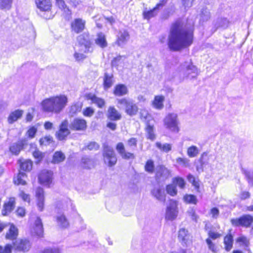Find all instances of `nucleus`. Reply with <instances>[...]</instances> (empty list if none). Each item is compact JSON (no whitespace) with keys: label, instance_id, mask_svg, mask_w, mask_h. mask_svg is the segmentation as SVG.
Returning a JSON list of instances; mask_svg holds the SVG:
<instances>
[{"label":"nucleus","instance_id":"obj_5","mask_svg":"<svg viewBox=\"0 0 253 253\" xmlns=\"http://www.w3.org/2000/svg\"><path fill=\"white\" fill-rule=\"evenodd\" d=\"M118 103L125 107V112L127 115L133 116L137 114L138 108L132 100L123 98L118 99Z\"/></svg>","mask_w":253,"mask_h":253},{"label":"nucleus","instance_id":"obj_43","mask_svg":"<svg viewBox=\"0 0 253 253\" xmlns=\"http://www.w3.org/2000/svg\"><path fill=\"white\" fill-rule=\"evenodd\" d=\"M83 167L85 169H90L94 166V162L92 160L87 157H84L82 159Z\"/></svg>","mask_w":253,"mask_h":253},{"label":"nucleus","instance_id":"obj_7","mask_svg":"<svg viewBox=\"0 0 253 253\" xmlns=\"http://www.w3.org/2000/svg\"><path fill=\"white\" fill-rule=\"evenodd\" d=\"M231 222L234 226L249 227L253 223V216L245 214L239 218L231 219Z\"/></svg>","mask_w":253,"mask_h":253},{"label":"nucleus","instance_id":"obj_32","mask_svg":"<svg viewBox=\"0 0 253 253\" xmlns=\"http://www.w3.org/2000/svg\"><path fill=\"white\" fill-rule=\"evenodd\" d=\"M18 236V229L13 224L11 225L8 232L6 234L5 238L11 240H15Z\"/></svg>","mask_w":253,"mask_h":253},{"label":"nucleus","instance_id":"obj_3","mask_svg":"<svg viewBox=\"0 0 253 253\" xmlns=\"http://www.w3.org/2000/svg\"><path fill=\"white\" fill-rule=\"evenodd\" d=\"M199 72L197 68L194 65L191 60L185 62L180 66L179 72V82L185 79H194L197 78Z\"/></svg>","mask_w":253,"mask_h":253},{"label":"nucleus","instance_id":"obj_36","mask_svg":"<svg viewBox=\"0 0 253 253\" xmlns=\"http://www.w3.org/2000/svg\"><path fill=\"white\" fill-rule=\"evenodd\" d=\"M65 159V155L61 151H56L54 153L52 162L54 164H58L63 162Z\"/></svg>","mask_w":253,"mask_h":253},{"label":"nucleus","instance_id":"obj_26","mask_svg":"<svg viewBox=\"0 0 253 253\" xmlns=\"http://www.w3.org/2000/svg\"><path fill=\"white\" fill-rule=\"evenodd\" d=\"M43 230L41 219L37 217L35 223V226L33 229V234L38 236L39 237H42Z\"/></svg>","mask_w":253,"mask_h":253},{"label":"nucleus","instance_id":"obj_44","mask_svg":"<svg viewBox=\"0 0 253 253\" xmlns=\"http://www.w3.org/2000/svg\"><path fill=\"white\" fill-rule=\"evenodd\" d=\"M141 119L145 122L146 124L147 123H150L151 120V116L149 114L147 110L145 109H142L140 112Z\"/></svg>","mask_w":253,"mask_h":253},{"label":"nucleus","instance_id":"obj_50","mask_svg":"<svg viewBox=\"0 0 253 253\" xmlns=\"http://www.w3.org/2000/svg\"><path fill=\"white\" fill-rule=\"evenodd\" d=\"M173 183L177 185L180 188L183 189L185 187V182L183 178L180 177H176L173 178Z\"/></svg>","mask_w":253,"mask_h":253},{"label":"nucleus","instance_id":"obj_14","mask_svg":"<svg viewBox=\"0 0 253 253\" xmlns=\"http://www.w3.org/2000/svg\"><path fill=\"white\" fill-rule=\"evenodd\" d=\"M85 24L84 20L80 18H76L71 23V30L77 34L80 33L84 30Z\"/></svg>","mask_w":253,"mask_h":253},{"label":"nucleus","instance_id":"obj_30","mask_svg":"<svg viewBox=\"0 0 253 253\" xmlns=\"http://www.w3.org/2000/svg\"><path fill=\"white\" fill-rule=\"evenodd\" d=\"M95 42L97 45L101 48H104L107 46V42L106 40L105 36L101 32L97 34Z\"/></svg>","mask_w":253,"mask_h":253},{"label":"nucleus","instance_id":"obj_59","mask_svg":"<svg viewBox=\"0 0 253 253\" xmlns=\"http://www.w3.org/2000/svg\"><path fill=\"white\" fill-rule=\"evenodd\" d=\"M37 131V128L35 126H32L29 128L27 131V134L29 137L32 138L35 137V135Z\"/></svg>","mask_w":253,"mask_h":253},{"label":"nucleus","instance_id":"obj_39","mask_svg":"<svg viewBox=\"0 0 253 253\" xmlns=\"http://www.w3.org/2000/svg\"><path fill=\"white\" fill-rule=\"evenodd\" d=\"M159 9L156 6L152 9L148 11H144L143 16L145 19H149L156 16Z\"/></svg>","mask_w":253,"mask_h":253},{"label":"nucleus","instance_id":"obj_24","mask_svg":"<svg viewBox=\"0 0 253 253\" xmlns=\"http://www.w3.org/2000/svg\"><path fill=\"white\" fill-rule=\"evenodd\" d=\"M86 98L90 100L92 103L96 104L99 108H102L105 104V101L103 99L98 97L92 93L86 94Z\"/></svg>","mask_w":253,"mask_h":253},{"label":"nucleus","instance_id":"obj_40","mask_svg":"<svg viewBox=\"0 0 253 253\" xmlns=\"http://www.w3.org/2000/svg\"><path fill=\"white\" fill-rule=\"evenodd\" d=\"M156 146L161 151L168 153L171 150V144L169 143H161L160 142L156 143Z\"/></svg>","mask_w":253,"mask_h":253},{"label":"nucleus","instance_id":"obj_35","mask_svg":"<svg viewBox=\"0 0 253 253\" xmlns=\"http://www.w3.org/2000/svg\"><path fill=\"white\" fill-rule=\"evenodd\" d=\"M146 132L147 134V138L151 140H154L156 138V135L154 133V126L151 125L150 123L146 124Z\"/></svg>","mask_w":253,"mask_h":253},{"label":"nucleus","instance_id":"obj_20","mask_svg":"<svg viewBox=\"0 0 253 253\" xmlns=\"http://www.w3.org/2000/svg\"><path fill=\"white\" fill-rule=\"evenodd\" d=\"M129 39V35L128 33L125 30H121L118 35L117 44L120 46H123L126 44Z\"/></svg>","mask_w":253,"mask_h":253},{"label":"nucleus","instance_id":"obj_42","mask_svg":"<svg viewBox=\"0 0 253 253\" xmlns=\"http://www.w3.org/2000/svg\"><path fill=\"white\" fill-rule=\"evenodd\" d=\"M164 97L162 96H156L153 102V106L158 109H161L163 108V101Z\"/></svg>","mask_w":253,"mask_h":253},{"label":"nucleus","instance_id":"obj_1","mask_svg":"<svg viewBox=\"0 0 253 253\" xmlns=\"http://www.w3.org/2000/svg\"><path fill=\"white\" fill-rule=\"evenodd\" d=\"M192 42V31L184 22L177 20L171 25L168 43L170 50L179 51L190 46Z\"/></svg>","mask_w":253,"mask_h":253},{"label":"nucleus","instance_id":"obj_29","mask_svg":"<svg viewBox=\"0 0 253 253\" xmlns=\"http://www.w3.org/2000/svg\"><path fill=\"white\" fill-rule=\"evenodd\" d=\"M23 114V111L21 110H16L13 112H12L8 118V122L9 124H12L14 122L16 121L18 119H20Z\"/></svg>","mask_w":253,"mask_h":253},{"label":"nucleus","instance_id":"obj_62","mask_svg":"<svg viewBox=\"0 0 253 253\" xmlns=\"http://www.w3.org/2000/svg\"><path fill=\"white\" fill-rule=\"evenodd\" d=\"M33 155L35 159L39 161L42 160L43 157V154L38 150H36L33 152Z\"/></svg>","mask_w":253,"mask_h":253},{"label":"nucleus","instance_id":"obj_17","mask_svg":"<svg viewBox=\"0 0 253 253\" xmlns=\"http://www.w3.org/2000/svg\"><path fill=\"white\" fill-rule=\"evenodd\" d=\"M36 196L37 199V206L40 211H42L44 208V191L42 188L39 187L36 190Z\"/></svg>","mask_w":253,"mask_h":253},{"label":"nucleus","instance_id":"obj_48","mask_svg":"<svg viewBox=\"0 0 253 253\" xmlns=\"http://www.w3.org/2000/svg\"><path fill=\"white\" fill-rule=\"evenodd\" d=\"M199 154V149L195 146H192L187 149V155L189 157L193 158L197 156Z\"/></svg>","mask_w":253,"mask_h":253},{"label":"nucleus","instance_id":"obj_4","mask_svg":"<svg viewBox=\"0 0 253 253\" xmlns=\"http://www.w3.org/2000/svg\"><path fill=\"white\" fill-rule=\"evenodd\" d=\"M102 155L104 163L108 167H113L117 163V156L112 147L108 145H104Z\"/></svg>","mask_w":253,"mask_h":253},{"label":"nucleus","instance_id":"obj_56","mask_svg":"<svg viewBox=\"0 0 253 253\" xmlns=\"http://www.w3.org/2000/svg\"><path fill=\"white\" fill-rule=\"evenodd\" d=\"M12 253V245L10 244H7L4 247L0 246V253Z\"/></svg>","mask_w":253,"mask_h":253},{"label":"nucleus","instance_id":"obj_27","mask_svg":"<svg viewBox=\"0 0 253 253\" xmlns=\"http://www.w3.org/2000/svg\"><path fill=\"white\" fill-rule=\"evenodd\" d=\"M229 24V21L227 18L222 17L218 18L214 22V26L215 28L214 31L219 28L225 29L228 27Z\"/></svg>","mask_w":253,"mask_h":253},{"label":"nucleus","instance_id":"obj_51","mask_svg":"<svg viewBox=\"0 0 253 253\" xmlns=\"http://www.w3.org/2000/svg\"><path fill=\"white\" fill-rule=\"evenodd\" d=\"M166 190L167 193L172 196H174L177 194L176 186L173 184H169L167 185Z\"/></svg>","mask_w":253,"mask_h":253},{"label":"nucleus","instance_id":"obj_45","mask_svg":"<svg viewBox=\"0 0 253 253\" xmlns=\"http://www.w3.org/2000/svg\"><path fill=\"white\" fill-rule=\"evenodd\" d=\"M144 169L146 172L149 173H153L154 172L155 169V166L153 161L152 160H148L145 164Z\"/></svg>","mask_w":253,"mask_h":253},{"label":"nucleus","instance_id":"obj_58","mask_svg":"<svg viewBox=\"0 0 253 253\" xmlns=\"http://www.w3.org/2000/svg\"><path fill=\"white\" fill-rule=\"evenodd\" d=\"M42 253H62V252L61 250L58 248H49L45 249Z\"/></svg>","mask_w":253,"mask_h":253},{"label":"nucleus","instance_id":"obj_64","mask_svg":"<svg viewBox=\"0 0 253 253\" xmlns=\"http://www.w3.org/2000/svg\"><path fill=\"white\" fill-rule=\"evenodd\" d=\"M249 183L253 186V171L252 172H248L246 173Z\"/></svg>","mask_w":253,"mask_h":253},{"label":"nucleus","instance_id":"obj_11","mask_svg":"<svg viewBox=\"0 0 253 253\" xmlns=\"http://www.w3.org/2000/svg\"><path fill=\"white\" fill-rule=\"evenodd\" d=\"M53 172L51 170H43L39 175L40 182L45 185L49 186L52 181Z\"/></svg>","mask_w":253,"mask_h":253},{"label":"nucleus","instance_id":"obj_33","mask_svg":"<svg viewBox=\"0 0 253 253\" xmlns=\"http://www.w3.org/2000/svg\"><path fill=\"white\" fill-rule=\"evenodd\" d=\"M26 177L27 175L26 173L20 170L16 177V178H14V183L17 185H25L26 183L25 180Z\"/></svg>","mask_w":253,"mask_h":253},{"label":"nucleus","instance_id":"obj_60","mask_svg":"<svg viewBox=\"0 0 253 253\" xmlns=\"http://www.w3.org/2000/svg\"><path fill=\"white\" fill-rule=\"evenodd\" d=\"M237 242L246 247L248 246L249 243L248 240L245 236H241L238 238L237 239Z\"/></svg>","mask_w":253,"mask_h":253},{"label":"nucleus","instance_id":"obj_38","mask_svg":"<svg viewBox=\"0 0 253 253\" xmlns=\"http://www.w3.org/2000/svg\"><path fill=\"white\" fill-rule=\"evenodd\" d=\"M178 238L182 244H185L189 238L188 231L184 228L180 229L178 232Z\"/></svg>","mask_w":253,"mask_h":253},{"label":"nucleus","instance_id":"obj_31","mask_svg":"<svg viewBox=\"0 0 253 253\" xmlns=\"http://www.w3.org/2000/svg\"><path fill=\"white\" fill-rule=\"evenodd\" d=\"M56 221L58 225L60 228H66L69 225V223L67 219L63 214H59L57 215Z\"/></svg>","mask_w":253,"mask_h":253},{"label":"nucleus","instance_id":"obj_13","mask_svg":"<svg viewBox=\"0 0 253 253\" xmlns=\"http://www.w3.org/2000/svg\"><path fill=\"white\" fill-rule=\"evenodd\" d=\"M177 215V204L175 201H171L169 206L168 207L166 214V218L168 220H172Z\"/></svg>","mask_w":253,"mask_h":253},{"label":"nucleus","instance_id":"obj_28","mask_svg":"<svg viewBox=\"0 0 253 253\" xmlns=\"http://www.w3.org/2000/svg\"><path fill=\"white\" fill-rule=\"evenodd\" d=\"M127 91V88L125 85L119 84L115 87L114 94L116 96H121L126 94Z\"/></svg>","mask_w":253,"mask_h":253},{"label":"nucleus","instance_id":"obj_8","mask_svg":"<svg viewBox=\"0 0 253 253\" xmlns=\"http://www.w3.org/2000/svg\"><path fill=\"white\" fill-rule=\"evenodd\" d=\"M78 41L81 46V50L84 52H91L92 48L89 37L88 34H83L78 37Z\"/></svg>","mask_w":253,"mask_h":253},{"label":"nucleus","instance_id":"obj_15","mask_svg":"<svg viewBox=\"0 0 253 253\" xmlns=\"http://www.w3.org/2000/svg\"><path fill=\"white\" fill-rule=\"evenodd\" d=\"M116 150L124 159L128 160L135 158V156L133 153L126 151L124 145L122 142H119L117 144Z\"/></svg>","mask_w":253,"mask_h":253},{"label":"nucleus","instance_id":"obj_46","mask_svg":"<svg viewBox=\"0 0 253 253\" xmlns=\"http://www.w3.org/2000/svg\"><path fill=\"white\" fill-rule=\"evenodd\" d=\"M211 18V14L207 8H204L201 10L200 13V20L203 21H208Z\"/></svg>","mask_w":253,"mask_h":253},{"label":"nucleus","instance_id":"obj_12","mask_svg":"<svg viewBox=\"0 0 253 253\" xmlns=\"http://www.w3.org/2000/svg\"><path fill=\"white\" fill-rule=\"evenodd\" d=\"M170 176V171L163 166L157 168L156 178L159 181H164Z\"/></svg>","mask_w":253,"mask_h":253},{"label":"nucleus","instance_id":"obj_25","mask_svg":"<svg viewBox=\"0 0 253 253\" xmlns=\"http://www.w3.org/2000/svg\"><path fill=\"white\" fill-rule=\"evenodd\" d=\"M152 195L158 200L164 202L166 200L165 191L160 188H154L152 191Z\"/></svg>","mask_w":253,"mask_h":253},{"label":"nucleus","instance_id":"obj_49","mask_svg":"<svg viewBox=\"0 0 253 253\" xmlns=\"http://www.w3.org/2000/svg\"><path fill=\"white\" fill-rule=\"evenodd\" d=\"M184 201L188 204L196 205L198 202L196 197L193 195H186L184 196Z\"/></svg>","mask_w":253,"mask_h":253},{"label":"nucleus","instance_id":"obj_54","mask_svg":"<svg viewBox=\"0 0 253 253\" xmlns=\"http://www.w3.org/2000/svg\"><path fill=\"white\" fill-rule=\"evenodd\" d=\"M53 142L52 137L50 136H46L40 140V143L41 145H48Z\"/></svg>","mask_w":253,"mask_h":253},{"label":"nucleus","instance_id":"obj_9","mask_svg":"<svg viewBox=\"0 0 253 253\" xmlns=\"http://www.w3.org/2000/svg\"><path fill=\"white\" fill-rule=\"evenodd\" d=\"M68 126L72 130L84 131L87 127V123L85 120L77 118L74 119Z\"/></svg>","mask_w":253,"mask_h":253},{"label":"nucleus","instance_id":"obj_41","mask_svg":"<svg viewBox=\"0 0 253 253\" xmlns=\"http://www.w3.org/2000/svg\"><path fill=\"white\" fill-rule=\"evenodd\" d=\"M233 242V237L231 235H227L224 237V244L225 245V249L227 251H229L232 249Z\"/></svg>","mask_w":253,"mask_h":253},{"label":"nucleus","instance_id":"obj_57","mask_svg":"<svg viewBox=\"0 0 253 253\" xmlns=\"http://www.w3.org/2000/svg\"><path fill=\"white\" fill-rule=\"evenodd\" d=\"M56 3L58 6L65 12L69 11V9L67 7L65 2L63 0H56Z\"/></svg>","mask_w":253,"mask_h":253},{"label":"nucleus","instance_id":"obj_61","mask_svg":"<svg viewBox=\"0 0 253 253\" xmlns=\"http://www.w3.org/2000/svg\"><path fill=\"white\" fill-rule=\"evenodd\" d=\"M94 111L91 107L86 108L83 111V115L86 117H91L94 114Z\"/></svg>","mask_w":253,"mask_h":253},{"label":"nucleus","instance_id":"obj_23","mask_svg":"<svg viewBox=\"0 0 253 253\" xmlns=\"http://www.w3.org/2000/svg\"><path fill=\"white\" fill-rule=\"evenodd\" d=\"M108 119L111 121H118L121 119V114L113 106H110L108 109Z\"/></svg>","mask_w":253,"mask_h":253},{"label":"nucleus","instance_id":"obj_19","mask_svg":"<svg viewBox=\"0 0 253 253\" xmlns=\"http://www.w3.org/2000/svg\"><path fill=\"white\" fill-rule=\"evenodd\" d=\"M26 144V140L25 139H21L16 143H13L9 148L10 152L16 155H18L21 150L23 149V146Z\"/></svg>","mask_w":253,"mask_h":253},{"label":"nucleus","instance_id":"obj_53","mask_svg":"<svg viewBox=\"0 0 253 253\" xmlns=\"http://www.w3.org/2000/svg\"><path fill=\"white\" fill-rule=\"evenodd\" d=\"M137 141L136 138L131 137L127 141V145L130 148L131 150H134L137 147Z\"/></svg>","mask_w":253,"mask_h":253},{"label":"nucleus","instance_id":"obj_22","mask_svg":"<svg viewBox=\"0 0 253 253\" xmlns=\"http://www.w3.org/2000/svg\"><path fill=\"white\" fill-rule=\"evenodd\" d=\"M13 245L17 250L23 252L28 251L31 246L30 242L27 240L16 241L15 242L13 243Z\"/></svg>","mask_w":253,"mask_h":253},{"label":"nucleus","instance_id":"obj_55","mask_svg":"<svg viewBox=\"0 0 253 253\" xmlns=\"http://www.w3.org/2000/svg\"><path fill=\"white\" fill-rule=\"evenodd\" d=\"M176 163L185 167H187L189 165V160L185 158H178L176 159Z\"/></svg>","mask_w":253,"mask_h":253},{"label":"nucleus","instance_id":"obj_34","mask_svg":"<svg viewBox=\"0 0 253 253\" xmlns=\"http://www.w3.org/2000/svg\"><path fill=\"white\" fill-rule=\"evenodd\" d=\"M113 84V75L105 73L104 78V87L105 89L110 88Z\"/></svg>","mask_w":253,"mask_h":253},{"label":"nucleus","instance_id":"obj_18","mask_svg":"<svg viewBox=\"0 0 253 253\" xmlns=\"http://www.w3.org/2000/svg\"><path fill=\"white\" fill-rule=\"evenodd\" d=\"M35 3L37 8L42 11H48L52 7L50 0H35Z\"/></svg>","mask_w":253,"mask_h":253},{"label":"nucleus","instance_id":"obj_21","mask_svg":"<svg viewBox=\"0 0 253 253\" xmlns=\"http://www.w3.org/2000/svg\"><path fill=\"white\" fill-rule=\"evenodd\" d=\"M15 198H10L8 202H5L3 205V209L1 211L3 215H6L7 213L10 212L15 208Z\"/></svg>","mask_w":253,"mask_h":253},{"label":"nucleus","instance_id":"obj_52","mask_svg":"<svg viewBox=\"0 0 253 253\" xmlns=\"http://www.w3.org/2000/svg\"><path fill=\"white\" fill-rule=\"evenodd\" d=\"M187 179L188 180L192 183L193 185L195 187L196 189L198 191L199 188V183L198 181H197L195 178V177L191 174H189L187 175Z\"/></svg>","mask_w":253,"mask_h":253},{"label":"nucleus","instance_id":"obj_2","mask_svg":"<svg viewBox=\"0 0 253 253\" xmlns=\"http://www.w3.org/2000/svg\"><path fill=\"white\" fill-rule=\"evenodd\" d=\"M68 98L65 95H59L44 99L42 103L44 112L59 114L66 106Z\"/></svg>","mask_w":253,"mask_h":253},{"label":"nucleus","instance_id":"obj_47","mask_svg":"<svg viewBox=\"0 0 253 253\" xmlns=\"http://www.w3.org/2000/svg\"><path fill=\"white\" fill-rule=\"evenodd\" d=\"M13 0H0V9H9L12 5Z\"/></svg>","mask_w":253,"mask_h":253},{"label":"nucleus","instance_id":"obj_37","mask_svg":"<svg viewBox=\"0 0 253 253\" xmlns=\"http://www.w3.org/2000/svg\"><path fill=\"white\" fill-rule=\"evenodd\" d=\"M20 169L23 171H29L32 169L33 163L30 160H25L20 163Z\"/></svg>","mask_w":253,"mask_h":253},{"label":"nucleus","instance_id":"obj_10","mask_svg":"<svg viewBox=\"0 0 253 253\" xmlns=\"http://www.w3.org/2000/svg\"><path fill=\"white\" fill-rule=\"evenodd\" d=\"M69 123L67 120H64L59 126V129L56 133V136L59 140H64L70 134V131L68 128Z\"/></svg>","mask_w":253,"mask_h":253},{"label":"nucleus","instance_id":"obj_63","mask_svg":"<svg viewBox=\"0 0 253 253\" xmlns=\"http://www.w3.org/2000/svg\"><path fill=\"white\" fill-rule=\"evenodd\" d=\"M99 145L95 142H90L87 146V148L89 150H98L99 149Z\"/></svg>","mask_w":253,"mask_h":253},{"label":"nucleus","instance_id":"obj_16","mask_svg":"<svg viewBox=\"0 0 253 253\" xmlns=\"http://www.w3.org/2000/svg\"><path fill=\"white\" fill-rule=\"evenodd\" d=\"M208 235L209 238L206 239V243L208 245L209 249L213 253H215L216 252V248L215 245L212 242L211 239L215 240L219 238L220 236V234L210 230L208 232Z\"/></svg>","mask_w":253,"mask_h":253},{"label":"nucleus","instance_id":"obj_6","mask_svg":"<svg viewBox=\"0 0 253 253\" xmlns=\"http://www.w3.org/2000/svg\"><path fill=\"white\" fill-rule=\"evenodd\" d=\"M164 125L170 131L178 132L179 128L177 114L175 113L168 114L164 119Z\"/></svg>","mask_w":253,"mask_h":253}]
</instances>
